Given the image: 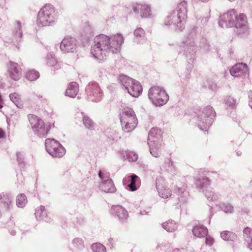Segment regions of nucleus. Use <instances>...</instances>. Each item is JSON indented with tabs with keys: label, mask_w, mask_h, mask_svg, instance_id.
Segmentation results:
<instances>
[{
	"label": "nucleus",
	"mask_w": 252,
	"mask_h": 252,
	"mask_svg": "<svg viewBox=\"0 0 252 252\" xmlns=\"http://www.w3.org/2000/svg\"><path fill=\"white\" fill-rule=\"evenodd\" d=\"M124 41L122 34L117 33L110 37L104 34H99L94 39V44L91 46V53L98 63H102L109 53L120 52Z\"/></svg>",
	"instance_id": "f257e3e1"
},
{
	"label": "nucleus",
	"mask_w": 252,
	"mask_h": 252,
	"mask_svg": "<svg viewBox=\"0 0 252 252\" xmlns=\"http://www.w3.org/2000/svg\"><path fill=\"white\" fill-rule=\"evenodd\" d=\"M219 25L222 28H228L234 27L235 32L237 34L246 35L249 33V28L247 18L243 13L238 16L234 9L228 10L220 17Z\"/></svg>",
	"instance_id": "f03ea898"
},
{
	"label": "nucleus",
	"mask_w": 252,
	"mask_h": 252,
	"mask_svg": "<svg viewBox=\"0 0 252 252\" xmlns=\"http://www.w3.org/2000/svg\"><path fill=\"white\" fill-rule=\"evenodd\" d=\"M188 3L183 0L177 6L176 8L169 13L164 20L166 26H172L176 30L182 31L185 27L188 12Z\"/></svg>",
	"instance_id": "7ed1b4c3"
},
{
	"label": "nucleus",
	"mask_w": 252,
	"mask_h": 252,
	"mask_svg": "<svg viewBox=\"0 0 252 252\" xmlns=\"http://www.w3.org/2000/svg\"><path fill=\"white\" fill-rule=\"evenodd\" d=\"M58 18V12L51 4H46L38 11L36 23L39 27L52 26L55 24Z\"/></svg>",
	"instance_id": "20e7f679"
},
{
	"label": "nucleus",
	"mask_w": 252,
	"mask_h": 252,
	"mask_svg": "<svg viewBox=\"0 0 252 252\" xmlns=\"http://www.w3.org/2000/svg\"><path fill=\"white\" fill-rule=\"evenodd\" d=\"M122 129L125 132L133 130L138 124V119L134 110L130 108L123 109L120 115Z\"/></svg>",
	"instance_id": "39448f33"
},
{
	"label": "nucleus",
	"mask_w": 252,
	"mask_h": 252,
	"mask_svg": "<svg viewBox=\"0 0 252 252\" xmlns=\"http://www.w3.org/2000/svg\"><path fill=\"white\" fill-rule=\"evenodd\" d=\"M148 97L155 106L159 107L165 105L169 98L165 90L158 86H154L149 89Z\"/></svg>",
	"instance_id": "423d86ee"
},
{
	"label": "nucleus",
	"mask_w": 252,
	"mask_h": 252,
	"mask_svg": "<svg viewBox=\"0 0 252 252\" xmlns=\"http://www.w3.org/2000/svg\"><path fill=\"white\" fill-rule=\"evenodd\" d=\"M119 80L131 96L137 97L142 94L143 88L138 81L124 74L119 76Z\"/></svg>",
	"instance_id": "0eeeda50"
},
{
	"label": "nucleus",
	"mask_w": 252,
	"mask_h": 252,
	"mask_svg": "<svg viewBox=\"0 0 252 252\" xmlns=\"http://www.w3.org/2000/svg\"><path fill=\"white\" fill-rule=\"evenodd\" d=\"M215 117L214 108L210 105L206 106L197 118V124L199 129L207 131L212 125Z\"/></svg>",
	"instance_id": "6e6552de"
},
{
	"label": "nucleus",
	"mask_w": 252,
	"mask_h": 252,
	"mask_svg": "<svg viewBox=\"0 0 252 252\" xmlns=\"http://www.w3.org/2000/svg\"><path fill=\"white\" fill-rule=\"evenodd\" d=\"M28 119L34 134L40 138L45 137L50 126H45L44 121L36 115L30 114L28 115Z\"/></svg>",
	"instance_id": "1a4fd4ad"
},
{
	"label": "nucleus",
	"mask_w": 252,
	"mask_h": 252,
	"mask_svg": "<svg viewBox=\"0 0 252 252\" xmlns=\"http://www.w3.org/2000/svg\"><path fill=\"white\" fill-rule=\"evenodd\" d=\"M45 146L48 153L53 157L61 158L65 153V148L54 139H46Z\"/></svg>",
	"instance_id": "9d476101"
},
{
	"label": "nucleus",
	"mask_w": 252,
	"mask_h": 252,
	"mask_svg": "<svg viewBox=\"0 0 252 252\" xmlns=\"http://www.w3.org/2000/svg\"><path fill=\"white\" fill-rule=\"evenodd\" d=\"M180 46L188 63H193L196 58L197 52V46L195 42L189 39L185 40L181 43Z\"/></svg>",
	"instance_id": "9b49d317"
},
{
	"label": "nucleus",
	"mask_w": 252,
	"mask_h": 252,
	"mask_svg": "<svg viewBox=\"0 0 252 252\" xmlns=\"http://www.w3.org/2000/svg\"><path fill=\"white\" fill-rule=\"evenodd\" d=\"M88 99L92 101H99L102 96V92L99 85L96 82H90L86 87Z\"/></svg>",
	"instance_id": "f8f14e48"
},
{
	"label": "nucleus",
	"mask_w": 252,
	"mask_h": 252,
	"mask_svg": "<svg viewBox=\"0 0 252 252\" xmlns=\"http://www.w3.org/2000/svg\"><path fill=\"white\" fill-rule=\"evenodd\" d=\"M77 40L70 36H66L60 43V50L63 53H74L76 51Z\"/></svg>",
	"instance_id": "ddd939ff"
},
{
	"label": "nucleus",
	"mask_w": 252,
	"mask_h": 252,
	"mask_svg": "<svg viewBox=\"0 0 252 252\" xmlns=\"http://www.w3.org/2000/svg\"><path fill=\"white\" fill-rule=\"evenodd\" d=\"M7 72L10 79L17 81L19 80L22 76V68L17 63L9 61L6 65Z\"/></svg>",
	"instance_id": "4468645a"
},
{
	"label": "nucleus",
	"mask_w": 252,
	"mask_h": 252,
	"mask_svg": "<svg viewBox=\"0 0 252 252\" xmlns=\"http://www.w3.org/2000/svg\"><path fill=\"white\" fill-rule=\"evenodd\" d=\"M110 213L121 223L126 222L128 217L127 210L119 205L112 206L110 209Z\"/></svg>",
	"instance_id": "2eb2a0df"
},
{
	"label": "nucleus",
	"mask_w": 252,
	"mask_h": 252,
	"mask_svg": "<svg viewBox=\"0 0 252 252\" xmlns=\"http://www.w3.org/2000/svg\"><path fill=\"white\" fill-rule=\"evenodd\" d=\"M134 12L141 17L149 18L151 15V10L150 6L146 4L135 3L132 5Z\"/></svg>",
	"instance_id": "dca6fc26"
},
{
	"label": "nucleus",
	"mask_w": 252,
	"mask_h": 252,
	"mask_svg": "<svg viewBox=\"0 0 252 252\" xmlns=\"http://www.w3.org/2000/svg\"><path fill=\"white\" fill-rule=\"evenodd\" d=\"M123 182L124 185L127 186L129 190L134 191L139 188L140 179L136 174H132L127 178H125Z\"/></svg>",
	"instance_id": "f3484780"
},
{
	"label": "nucleus",
	"mask_w": 252,
	"mask_h": 252,
	"mask_svg": "<svg viewBox=\"0 0 252 252\" xmlns=\"http://www.w3.org/2000/svg\"><path fill=\"white\" fill-rule=\"evenodd\" d=\"M230 73L234 77L244 76L247 77L249 76L248 67L246 64L243 63L236 64L230 69Z\"/></svg>",
	"instance_id": "a211bd4d"
},
{
	"label": "nucleus",
	"mask_w": 252,
	"mask_h": 252,
	"mask_svg": "<svg viewBox=\"0 0 252 252\" xmlns=\"http://www.w3.org/2000/svg\"><path fill=\"white\" fill-rule=\"evenodd\" d=\"M156 187L159 196L163 198H168L171 195V191L164 186V182L161 178H158L156 180Z\"/></svg>",
	"instance_id": "6ab92c4d"
},
{
	"label": "nucleus",
	"mask_w": 252,
	"mask_h": 252,
	"mask_svg": "<svg viewBox=\"0 0 252 252\" xmlns=\"http://www.w3.org/2000/svg\"><path fill=\"white\" fill-rule=\"evenodd\" d=\"M25 25L24 22L17 20L15 21L12 31L13 40L20 41L23 36V28Z\"/></svg>",
	"instance_id": "aec40b11"
},
{
	"label": "nucleus",
	"mask_w": 252,
	"mask_h": 252,
	"mask_svg": "<svg viewBox=\"0 0 252 252\" xmlns=\"http://www.w3.org/2000/svg\"><path fill=\"white\" fill-rule=\"evenodd\" d=\"M99 189L101 191L106 193H114L116 190V188L112 180L101 181L99 184Z\"/></svg>",
	"instance_id": "412c9836"
},
{
	"label": "nucleus",
	"mask_w": 252,
	"mask_h": 252,
	"mask_svg": "<svg viewBox=\"0 0 252 252\" xmlns=\"http://www.w3.org/2000/svg\"><path fill=\"white\" fill-rule=\"evenodd\" d=\"M161 131L157 127H153L149 132L148 142H160L161 141Z\"/></svg>",
	"instance_id": "4be33fe9"
},
{
	"label": "nucleus",
	"mask_w": 252,
	"mask_h": 252,
	"mask_svg": "<svg viewBox=\"0 0 252 252\" xmlns=\"http://www.w3.org/2000/svg\"><path fill=\"white\" fill-rule=\"evenodd\" d=\"M35 216L37 220H44L47 222H51V219L48 217L47 213L44 206H40L35 209Z\"/></svg>",
	"instance_id": "5701e85b"
},
{
	"label": "nucleus",
	"mask_w": 252,
	"mask_h": 252,
	"mask_svg": "<svg viewBox=\"0 0 252 252\" xmlns=\"http://www.w3.org/2000/svg\"><path fill=\"white\" fill-rule=\"evenodd\" d=\"M192 232L194 236L198 238L205 237L208 233V229L200 224L195 225L192 228Z\"/></svg>",
	"instance_id": "b1692460"
},
{
	"label": "nucleus",
	"mask_w": 252,
	"mask_h": 252,
	"mask_svg": "<svg viewBox=\"0 0 252 252\" xmlns=\"http://www.w3.org/2000/svg\"><path fill=\"white\" fill-rule=\"evenodd\" d=\"M149 146L150 152L151 155L156 158L160 157L161 154L160 142H148Z\"/></svg>",
	"instance_id": "393cba45"
},
{
	"label": "nucleus",
	"mask_w": 252,
	"mask_h": 252,
	"mask_svg": "<svg viewBox=\"0 0 252 252\" xmlns=\"http://www.w3.org/2000/svg\"><path fill=\"white\" fill-rule=\"evenodd\" d=\"M134 41L137 44H143L146 42V39L144 30L141 28L136 29L134 32Z\"/></svg>",
	"instance_id": "a878e982"
},
{
	"label": "nucleus",
	"mask_w": 252,
	"mask_h": 252,
	"mask_svg": "<svg viewBox=\"0 0 252 252\" xmlns=\"http://www.w3.org/2000/svg\"><path fill=\"white\" fill-rule=\"evenodd\" d=\"M79 92V85L75 82L69 83L65 92V95L71 98L75 97Z\"/></svg>",
	"instance_id": "bb28decb"
},
{
	"label": "nucleus",
	"mask_w": 252,
	"mask_h": 252,
	"mask_svg": "<svg viewBox=\"0 0 252 252\" xmlns=\"http://www.w3.org/2000/svg\"><path fill=\"white\" fill-rule=\"evenodd\" d=\"M210 180L208 178L200 176L197 178L195 181V185L197 188L202 190L207 188L210 185Z\"/></svg>",
	"instance_id": "cd10ccee"
},
{
	"label": "nucleus",
	"mask_w": 252,
	"mask_h": 252,
	"mask_svg": "<svg viewBox=\"0 0 252 252\" xmlns=\"http://www.w3.org/2000/svg\"><path fill=\"white\" fill-rule=\"evenodd\" d=\"M175 192L179 196H180L179 199L182 201H186L187 196L189 195V192L186 191L185 186L180 187L177 186L174 189Z\"/></svg>",
	"instance_id": "c85d7f7f"
},
{
	"label": "nucleus",
	"mask_w": 252,
	"mask_h": 252,
	"mask_svg": "<svg viewBox=\"0 0 252 252\" xmlns=\"http://www.w3.org/2000/svg\"><path fill=\"white\" fill-rule=\"evenodd\" d=\"M221 238L225 241L234 242L237 240V235L233 232L223 231L220 234Z\"/></svg>",
	"instance_id": "c756f323"
},
{
	"label": "nucleus",
	"mask_w": 252,
	"mask_h": 252,
	"mask_svg": "<svg viewBox=\"0 0 252 252\" xmlns=\"http://www.w3.org/2000/svg\"><path fill=\"white\" fill-rule=\"evenodd\" d=\"M161 225L163 228L169 232L175 231L178 227V223L173 220H169Z\"/></svg>",
	"instance_id": "7c9ffc66"
},
{
	"label": "nucleus",
	"mask_w": 252,
	"mask_h": 252,
	"mask_svg": "<svg viewBox=\"0 0 252 252\" xmlns=\"http://www.w3.org/2000/svg\"><path fill=\"white\" fill-rule=\"evenodd\" d=\"M202 192L209 202L217 201L220 197V195L215 192L212 189H203Z\"/></svg>",
	"instance_id": "2f4dec72"
},
{
	"label": "nucleus",
	"mask_w": 252,
	"mask_h": 252,
	"mask_svg": "<svg viewBox=\"0 0 252 252\" xmlns=\"http://www.w3.org/2000/svg\"><path fill=\"white\" fill-rule=\"evenodd\" d=\"M80 114L83 118V123L86 128L92 130L95 128V124L93 121L88 116L86 115L84 112H81Z\"/></svg>",
	"instance_id": "473e14b6"
},
{
	"label": "nucleus",
	"mask_w": 252,
	"mask_h": 252,
	"mask_svg": "<svg viewBox=\"0 0 252 252\" xmlns=\"http://www.w3.org/2000/svg\"><path fill=\"white\" fill-rule=\"evenodd\" d=\"M200 34L201 31L198 27L195 26L191 27L189 30L188 37L185 40L189 39V41H192L191 39L199 36Z\"/></svg>",
	"instance_id": "72a5a7b5"
},
{
	"label": "nucleus",
	"mask_w": 252,
	"mask_h": 252,
	"mask_svg": "<svg viewBox=\"0 0 252 252\" xmlns=\"http://www.w3.org/2000/svg\"><path fill=\"white\" fill-rule=\"evenodd\" d=\"M219 207L226 214H230L234 212V207L229 202H221L219 204Z\"/></svg>",
	"instance_id": "f704fd0d"
},
{
	"label": "nucleus",
	"mask_w": 252,
	"mask_h": 252,
	"mask_svg": "<svg viewBox=\"0 0 252 252\" xmlns=\"http://www.w3.org/2000/svg\"><path fill=\"white\" fill-rule=\"evenodd\" d=\"M27 203V198L26 195L21 193L17 196L16 205L19 208H23Z\"/></svg>",
	"instance_id": "c9c22d12"
},
{
	"label": "nucleus",
	"mask_w": 252,
	"mask_h": 252,
	"mask_svg": "<svg viewBox=\"0 0 252 252\" xmlns=\"http://www.w3.org/2000/svg\"><path fill=\"white\" fill-rule=\"evenodd\" d=\"M93 31L94 29L90 25L86 24L82 36H84V38L88 40L92 36Z\"/></svg>",
	"instance_id": "e433bc0d"
},
{
	"label": "nucleus",
	"mask_w": 252,
	"mask_h": 252,
	"mask_svg": "<svg viewBox=\"0 0 252 252\" xmlns=\"http://www.w3.org/2000/svg\"><path fill=\"white\" fill-rule=\"evenodd\" d=\"M47 64L49 66L54 67V69H58L60 66L57 63V61L55 58L51 54L47 56Z\"/></svg>",
	"instance_id": "4c0bfd02"
},
{
	"label": "nucleus",
	"mask_w": 252,
	"mask_h": 252,
	"mask_svg": "<svg viewBox=\"0 0 252 252\" xmlns=\"http://www.w3.org/2000/svg\"><path fill=\"white\" fill-rule=\"evenodd\" d=\"M192 67V63H189V65L186 68L185 73L181 75V78L183 83H184L186 81H188L190 78V72Z\"/></svg>",
	"instance_id": "58836bf2"
},
{
	"label": "nucleus",
	"mask_w": 252,
	"mask_h": 252,
	"mask_svg": "<svg viewBox=\"0 0 252 252\" xmlns=\"http://www.w3.org/2000/svg\"><path fill=\"white\" fill-rule=\"evenodd\" d=\"M243 237L246 244L252 240V229L247 227L243 230Z\"/></svg>",
	"instance_id": "ea45409f"
},
{
	"label": "nucleus",
	"mask_w": 252,
	"mask_h": 252,
	"mask_svg": "<svg viewBox=\"0 0 252 252\" xmlns=\"http://www.w3.org/2000/svg\"><path fill=\"white\" fill-rule=\"evenodd\" d=\"M72 243L75 248L79 250H82L85 247L84 241L80 238H75L73 239Z\"/></svg>",
	"instance_id": "a19ab883"
},
{
	"label": "nucleus",
	"mask_w": 252,
	"mask_h": 252,
	"mask_svg": "<svg viewBox=\"0 0 252 252\" xmlns=\"http://www.w3.org/2000/svg\"><path fill=\"white\" fill-rule=\"evenodd\" d=\"M9 98L17 107L21 108L22 106V104L20 101V97L18 94L14 93L10 94Z\"/></svg>",
	"instance_id": "79ce46f5"
},
{
	"label": "nucleus",
	"mask_w": 252,
	"mask_h": 252,
	"mask_svg": "<svg viewBox=\"0 0 252 252\" xmlns=\"http://www.w3.org/2000/svg\"><path fill=\"white\" fill-rule=\"evenodd\" d=\"M17 161L18 163L19 166L21 168H24L26 166V162L25 161V155L22 152H17Z\"/></svg>",
	"instance_id": "37998d69"
},
{
	"label": "nucleus",
	"mask_w": 252,
	"mask_h": 252,
	"mask_svg": "<svg viewBox=\"0 0 252 252\" xmlns=\"http://www.w3.org/2000/svg\"><path fill=\"white\" fill-rule=\"evenodd\" d=\"M26 77L29 80L32 81L39 78V73L35 70L29 71L26 73Z\"/></svg>",
	"instance_id": "c03bdc74"
},
{
	"label": "nucleus",
	"mask_w": 252,
	"mask_h": 252,
	"mask_svg": "<svg viewBox=\"0 0 252 252\" xmlns=\"http://www.w3.org/2000/svg\"><path fill=\"white\" fill-rule=\"evenodd\" d=\"M92 251L94 252H106V249L104 245L102 244L96 243L92 244L91 246Z\"/></svg>",
	"instance_id": "a18cd8bd"
},
{
	"label": "nucleus",
	"mask_w": 252,
	"mask_h": 252,
	"mask_svg": "<svg viewBox=\"0 0 252 252\" xmlns=\"http://www.w3.org/2000/svg\"><path fill=\"white\" fill-rule=\"evenodd\" d=\"M225 101L227 106L232 108H234L238 104V100L231 96L226 97Z\"/></svg>",
	"instance_id": "49530a36"
},
{
	"label": "nucleus",
	"mask_w": 252,
	"mask_h": 252,
	"mask_svg": "<svg viewBox=\"0 0 252 252\" xmlns=\"http://www.w3.org/2000/svg\"><path fill=\"white\" fill-rule=\"evenodd\" d=\"M200 47L202 52L205 53L208 52L210 50V45L206 39H202Z\"/></svg>",
	"instance_id": "de8ad7c7"
},
{
	"label": "nucleus",
	"mask_w": 252,
	"mask_h": 252,
	"mask_svg": "<svg viewBox=\"0 0 252 252\" xmlns=\"http://www.w3.org/2000/svg\"><path fill=\"white\" fill-rule=\"evenodd\" d=\"M121 138V137L116 131L110 132L108 136L109 140L113 142L118 141Z\"/></svg>",
	"instance_id": "09e8293b"
},
{
	"label": "nucleus",
	"mask_w": 252,
	"mask_h": 252,
	"mask_svg": "<svg viewBox=\"0 0 252 252\" xmlns=\"http://www.w3.org/2000/svg\"><path fill=\"white\" fill-rule=\"evenodd\" d=\"M127 159L129 161L134 162L138 159V155L133 152H129L126 154Z\"/></svg>",
	"instance_id": "8fccbe9b"
},
{
	"label": "nucleus",
	"mask_w": 252,
	"mask_h": 252,
	"mask_svg": "<svg viewBox=\"0 0 252 252\" xmlns=\"http://www.w3.org/2000/svg\"><path fill=\"white\" fill-rule=\"evenodd\" d=\"M166 164L168 165L167 167V170L169 171L172 172L175 170V166L174 165V163L171 158L167 159ZM166 166H167V165H166Z\"/></svg>",
	"instance_id": "3c124183"
},
{
	"label": "nucleus",
	"mask_w": 252,
	"mask_h": 252,
	"mask_svg": "<svg viewBox=\"0 0 252 252\" xmlns=\"http://www.w3.org/2000/svg\"><path fill=\"white\" fill-rule=\"evenodd\" d=\"M98 177L101 180V181H104L105 180H112L109 178V175L107 173H104L101 170L98 172Z\"/></svg>",
	"instance_id": "603ef678"
},
{
	"label": "nucleus",
	"mask_w": 252,
	"mask_h": 252,
	"mask_svg": "<svg viewBox=\"0 0 252 252\" xmlns=\"http://www.w3.org/2000/svg\"><path fill=\"white\" fill-rule=\"evenodd\" d=\"M205 243L207 245H209L210 246H211L214 243V239L210 236H205Z\"/></svg>",
	"instance_id": "864d4df0"
},
{
	"label": "nucleus",
	"mask_w": 252,
	"mask_h": 252,
	"mask_svg": "<svg viewBox=\"0 0 252 252\" xmlns=\"http://www.w3.org/2000/svg\"><path fill=\"white\" fill-rule=\"evenodd\" d=\"M84 223V219L81 217L77 218L74 223L75 226L76 227H78L82 225H83Z\"/></svg>",
	"instance_id": "5fc2aeb1"
},
{
	"label": "nucleus",
	"mask_w": 252,
	"mask_h": 252,
	"mask_svg": "<svg viewBox=\"0 0 252 252\" xmlns=\"http://www.w3.org/2000/svg\"><path fill=\"white\" fill-rule=\"evenodd\" d=\"M209 18H210L209 16H207V17L203 18L201 19V22L202 23V24L203 26L206 25L207 24V23L209 19Z\"/></svg>",
	"instance_id": "6e6d98bb"
},
{
	"label": "nucleus",
	"mask_w": 252,
	"mask_h": 252,
	"mask_svg": "<svg viewBox=\"0 0 252 252\" xmlns=\"http://www.w3.org/2000/svg\"><path fill=\"white\" fill-rule=\"evenodd\" d=\"M186 250L185 249L182 248L181 249H174L173 250L172 252H186Z\"/></svg>",
	"instance_id": "4d7b16f0"
},
{
	"label": "nucleus",
	"mask_w": 252,
	"mask_h": 252,
	"mask_svg": "<svg viewBox=\"0 0 252 252\" xmlns=\"http://www.w3.org/2000/svg\"><path fill=\"white\" fill-rule=\"evenodd\" d=\"M247 248L249 249L250 250L252 251V240L251 241H250L246 244Z\"/></svg>",
	"instance_id": "13d9d810"
},
{
	"label": "nucleus",
	"mask_w": 252,
	"mask_h": 252,
	"mask_svg": "<svg viewBox=\"0 0 252 252\" xmlns=\"http://www.w3.org/2000/svg\"><path fill=\"white\" fill-rule=\"evenodd\" d=\"M17 176H18V180L20 181V184H22L23 183L24 179L23 177L22 176V174H21L19 176L17 175Z\"/></svg>",
	"instance_id": "bf43d9fd"
},
{
	"label": "nucleus",
	"mask_w": 252,
	"mask_h": 252,
	"mask_svg": "<svg viewBox=\"0 0 252 252\" xmlns=\"http://www.w3.org/2000/svg\"><path fill=\"white\" fill-rule=\"evenodd\" d=\"M4 135L5 133L4 131L1 128H0V138L4 137Z\"/></svg>",
	"instance_id": "052dcab7"
},
{
	"label": "nucleus",
	"mask_w": 252,
	"mask_h": 252,
	"mask_svg": "<svg viewBox=\"0 0 252 252\" xmlns=\"http://www.w3.org/2000/svg\"><path fill=\"white\" fill-rule=\"evenodd\" d=\"M150 211H146L145 210H143L142 211H140V214L142 215H148V213H149Z\"/></svg>",
	"instance_id": "680f3d73"
},
{
	"label": "nucleus",
	"mask_w": 252,
	"mask_h": 252,
	"mask_svg": "<svg viewBox=\"0 0 252 252\" xmlns=\"http://www.w3.org/2000/svg\"><path fill=\"white\" fill-rule=\"evenodd\" d=\"M248 96L249 98V100H252V91H250L248 92Z\"/></svg>",
	"instance_id": "e2e57ef3"
},
{
	"label": "nucleus",
	"mask_w": 252,
	"mask_h": 252,
	"mask_svg": "<svg viewBox=\"0 0 252 252\" xmlns=\"http://www.w3.org/2000/svg\"><path fill=\"white\" fill-rule=\"evenodd\" d=\"M9 232L10 234L12 236H14L16 235V232L15 230L12 229L9 230Z\"/></svg>",
	"instance_id": "0e129e2a"
},
{
	"label": "nucleus",
	"mask_w": 252,
	"mask_h": 252,
	"mask_svg": "<svg viewBox=\"0 0 252 252\" xmlns=\"http://www.w3.org/2000/svg\"><path fill=\"white\" fill-rule=\"evenodd\" d=\"M157 249L158 248H159L160 250H163V251H166V249L165 248L162 247L161 246H160V245H158L157 247Z\"/></svg>",
	"instance_id": "69168bd1"
},
{
	"label": "nucleus",
	"mask_w": 252,
	"mask_h": 252,
	"mask_svg": "<svg viewBox=\"0 0 252 252\" xmlns=\"http://www.w3.org/2000/svg\"><path fill=\"white\" fill-rule=\"evenodd\" d=\"M249 105L250 107L252 109V100L249 101Z\"/></svg>",
	"instance_id": "338daca9"
},
{
	"label": "nucleus",
	"mask_w": 252,
	"mask_h": 252,
	"mask_svg": "<svg viewBox=\"0 0 252 252\" xmlns=\"http://www.w3.org/2000/svg\"><path fill=\"white\" fill-rule=\"evenodd\" d=\"M236 154L238 156H240L242 154V152L240 151H238L236 152Z\"/></svg>",
	"instance_id": "774afa93"
}]
</instances>
